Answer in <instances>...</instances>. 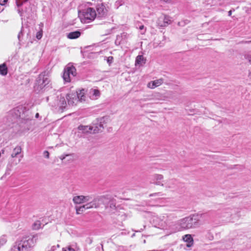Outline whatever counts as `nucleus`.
<instances>
[{
	"instance_id": "obj_1",
	"label": "nucleus",
	"mask_w": 251,
	"mask_h": 251,
	"mask_svg": "<svg viewBox=\"0 0 251 251\" xmlns=\"http://www.w3.org/2000/svg\"><path fill=\"white\" fill-rule=\"evenodd\" d=\"M206 215V214H193L183 218L175 224V225H177L178 227H176L174 231L176 232L184 229L196 228L200 226L201 218L204 217Z\"/></svg>"
},
{
	"instance_id": "obj_2",
	"label": "nucleus",
	"mask_w": 251,
	"mask_h": 251,
	"mask_svg": "<svg viewBox=\"0 0 251 251\" xmlns=\"http://www.w3.org/2000/svg\"><path fill=\"white\" fill-rule=\"evenodd\" d=\"M38 240L37 234L24 236L16 243L20 247L22 251H28L33 247Z\"/></svg>"
},
{
	"instance_id": "obj_3",
	"label": "nucleus",
	"mask_w": 251,
	"mask_h": 251,
	"mask_svg": "<svg viewBox=\"0 0 251 251\" xmlns=\"http://www.w3.org/2000/svg\"><path fill=\"white\" fill-rule=\"evenodd\" d=\"M49 73L44 71L41 73L38 76L34 86V89L37 93L41 92L49 84Z\"/></svg>"
},
{
	"instance_id": "obj_4",
	"label": "nucleus",
	"mask_w": 251,
	"mask_h": 251,
	"mask_svg": "<svg viewBox=\"0 0 251 251\" xmlns=\"http://www.w3.org/2000/svg\"><path fill=\"white\" fill-rule=\"evenodd\" d=\"M96 16V12L93 8H87L79 12L81 21L84 23H90L95 19Z\"/></svg>"
},
{
	"instance_id": "obj_5",
	"label": "nucleus",
	"mask_w": 251,
	"mask_h": 251,
	"mask_svg": "<svg viewBox=\"0 0 251 251\" xmlns=\"http://www.w3.org/2000/svg\"><path fill=\"white\" fill-rule=\"evenodd\" d=\"M100 201L105 204V208L109 212L114 213L116 209V201L110 197L103 196L100 198Z\"/></svg>"
},
{
	"instance_id": "obj_6",
	"label": "nucleus",
	"mask_w": 251,
	"mask_h": 251,
	"mask_svg": "<svg viewBox=\"0 0 251 251\" xmlns=\"http://www.w3.org/2000/svg\"><path fill=\"white\" fill-rule=\"evenodd\" d=\"M25 109V107H17L11 110L8 114V116H12L13 119L19 118L26 120H30V118H26L25 116L24 111Z\"/></svg>"
},
{
	"instance_id": "obj_7",
	"label": "nucleus",
	"mask_w": 251,
	"mask_h": 251,
	"mask_svg": "<svg viewBox=\"0 0 251 251\" xmlns=\"http://www.w3.org/2000/svg\"><path fill=\"white\" fill-rule=\"evenodd\" d=\"M76 74V69L74 66H67L66 68L64 69L62 77L65 82H69L71 81V75L75 76Z\"/></svg>"
},
{
	"instance_id": "obj_8",
	"label": "nucleus",
	"mask_w": 251,
	"mask_h": 251,
	"mask_svg": "<svg viewBox=\"0 0 251 251\" xmlns=\"http://www.w3.org/2000/svg\"><path fill=\"white\" fill-rule=\"evenodd\" d=\"M26 6V5L25 6V7L24 9L22 7L17 8V10L20 14L22 20L25 18L28 19L32 16V10L30 5H27L28 7Z\"/></svg>"
},
{
	"instance_id": "obj_9",
	"label": "nucleus",
	"mask_w": 251,
	"mask_h": 251,
	"mask_svg": "<svg viewBox=\"0 0 251 251\" xmlns=\"http://www.w3.org/2000/svg\"><path fill=\"white\" fill-rule=\"evenodd\" d=\"M77 129V131L75 132V134L80 138L84 137L87 134L92 133L90 126H88L80 125L78 126Z\"/></svg>"
},
{
	"instance_id": "obj_10",
	"label": "nucleus",
	"mask_w": 251,
	"mask_h": 251,
	"mask_svg": "<svg viewBox=\"0 0 251 251\" xmlns=\"http://www.w3.org/2000/svg\"><path fill=\"white\" fill-rule=\"evenodd\" d=\"M103 122L104 118L102 117L100 119L97 123H93V125L90 126L91 131H92V133H96L101 131L104 128L102 125Z\"/></svg>"
},
{
	"instance_id": "obj_11",
	"label": "nucleus",
	"mask_w": 251,
	"mask_h": 251,
	"mask_svg": "<svg viewBox=\"0 0 251 251\" xmlns=\"http://www.w3.org/2000/svg\"><path fill=\"white\" fill-rule=\"evenodd\" d=\"M92 199V197L90 196H74L73 199V201L75 204H81L86 202H88Z\"/></svg>"
},
{
	"instance_id": "obj_12",
	"label": "nucleus",
	"mask_w": 251,
	"mask_h": 251,
	"mask_svg": "<svg viewBox=\"0 0 251 251\" xmlns=\"http://www.w3.org/2000/svg\"><path fill=\"white\" fill-rule=\"evenodd\" d=\"M172 21L169 16L166 15L161 16L157 20V24L160 27H165L171 24Z\"/></svg>"
},
{
	"instance_id": "obj_13",
	"label": "nucleus",
	"mask_w": 251,
	"mask_h": 251,
	"mask_svg": "<svg viewBox=\"0 0 251 251\" xmlns=\"http://www.w3.org/2000/svg\"><path fill=\"white\" fill-rule=\"evenodd\" d=\"M66 99L68 101V103L70 105H76L78 100V98L77 94L75 93H71L68 94L66 95Z\"/></svg>"
},
{
	"instance_id": "obj_14",
	"label": "nucleus",
	"mask_w": 251,
	"mask_h": 251,
	"mask_svg": "<svg viewBox=\"0 0 251 251\" xmlns=\"http://www.w3.org/2000/svg\"><path fill=\"white\" fill-rule=\"evenodd\" d=\"M99 201H100V199H93V198L92 197V199L88 202H85L86 203L84 204V205L86 209H89L93 208H98L100 205V203L99 202Z\"/></svg>"
},
{
	"instance_id": "obj_15",
	"label": "nucleus",
	"mask_w": 251,
	"mask_h": 251,
	"mask_svg": "<svg viewBox=\"0 0 251 251\" xmlns=\"http://www.w3.org/2000/svg\"><path fill=\"white\" fill-rule=\"evenodd\" d=\"M164 178V176L162 175L155 174L152 176L151 181L152 183L159 186H163L162 180Z\"/></svg>"
},
{
	"instance_id": "obj_16",
	"label": "nucleus",
	"mask_w": 251,
	"mask_h": 251,
	"mask_svg": "<svg viewBox=\"0 0 251 251\" xmlns=\"http://www.w3.org/2000/svg\"><path fill=\"white\" fill-rule=\"evenodd\" d=\"M97 11L98 16L100 17H104L107 12V10L103 3L97 5Z\"/></svg>"
},
{
	"instance_id": "obj_17",
	"label": "nucleus",
	"mask_w": 251,
	"mask_h": 251,
	"mask_svg": "<svg viewBox=\"0 0 251 251\" xmlns=\"http://www.w3.org/2000/svg\"><path fill=\"white\" fill-rule=\"evenodd\" d=\"M163 186L166 188H174L176 186V180L175 179H169L164 181L163 183Z\"/></svg>"
},
{
	"instance_id": "obj_18",
	"label": "nucleus",
	"mask_w": 251,
	"mask_h": 251,
	"mask_svg": "<svg viewBox=\"0 0 251 251\" xmlns=\"http://www.w3.org/2000/svg\"><path fill=\"white\" fill-rule=\"evenodd\" d=\"M163 81L164 80L163 78H160L152 81H151L148 83V86L151 89H153L161 85L163 83Z\"/></svg>"
},
{
	"instance_id": "obj_19",
	"label": "nucleus",
	"mask_w": 251,
	"mask_h": 251,
	"mask_svg": "<svg viewBox=\"0 0 251 251\" xmlns=\"http://www.w3.org/2000/svg\"><path fill=\"white\" fill-rule=\"evenodd\" d=\"M183 240L187 243V247H191L194 243L193 238L190 234H186L183 237Z\"/></svg>"
},
{
	"instance_id": "obj_20",
	"label": "nucleus",
	"mask_w": 251,
	"mask_h": 251,
	"mask_svg": "<svg viewBox=\"0 0 251 251\" xmlns=\"http://www.w3.org/2000/svg\"><path fill=\"white\" fill-rule=\"evenodd\" d=\"M90 97L91 99H97L100 96V92L98 89H91L89 92Z\"/></svg>"
},
{
	"instance_id": "obj_21",
	"label": "nucleus",
	"mask_w": 251,
	"mask_h": 251,
	"mask_svg": "<svg viewBox=\"0 0 251 251\" xmlns=\"http://www.w3.org/2000/svg\"><path fill=\"white\" fill-rule=\"evenodd\" d=\"M146 62V59L142 55H138L135 60V65L142 66Z\"/></svg>"
},
{
	"instance_id": "obj_22",
	"label": "nucleus",
	"mask_w": 251,
	"mask_h": 251,
	"mask_svg": "<svg viewBox=\"0 0 251 251\" xmlns=\"http://www.w3.org/2000/svg\"><path fill=\"white\" fill-rule=\"evenodd\" d=\"M81 35V32L79 31H75L71 32L67 34V37L70 39H75L78 38Z\"/></svg>"
},
{
	"instance_id": "obj_23",
	"label": "nucleus",
	"mask_w": 251,
	"mask_h": 251,
	"mask_svg": "<svg viewBox=\"0 0 251 251\" xmlns=\"http://www.w3.org/2000/svg\"><path fill=\"white\" fill-rule=\"evenodd\" d=\"M126 35L125 34V33L122 34L121 35H118L115 41V44L116 45L119 46L123 43V38H126Z\"/></svg>"
},
{
	"instance_id": "obj_24",
	"label": "nucleus",
	"mask_w": 251,
	"mask_h": 251,
	"mask_svg": "<svg viewBox=\"0 0 251 251\" xmlns=\"http://www.w3.org/2000/svg\"><path fill=\"white\" fill-rule=\"evenodd\" d=\"M75 94H77L78 98V100L79 101L82 102L85 100V90L82 89L79 90V92H76Z\"/></svg>"
},
{
	"instance_id": "obj_25",
	"label": "nucleus",
	"mask_w": 251,
	"mask_h": 251,
	"mask_svg": "<svg viewBox=\"0 0 251 251\" xmlns=\"http://www.w3.org/2000/svg\"><path fill=\"white\" fill-rule=\"evenodd\" d=\"M28 0H16V3L17 8L21 7L23 6L29 5L27 3Z\"/></svg>"
},
{
	"instance_id": "obj_26",
	"label": "nucleus",
	"mask_w": 251,
	"mask_h": 251,
	"mask_svg": "<svg viewBox=\"0 0 251 251\" xmlns=\"http://www.w3.org/2000/svg\"><path fill=\"white\" fill-rule=\"evenodd\" d=\"M22 151V148L20 146L16 147L13 151L12 153L11 154V157L12 158L16 157L18 155H19Z\"/></svg>"
},
{
	"instance_id": "obj_27",
	"label": "nucleus",
	"mask_w": 251,
	"mask_h": 251,
	"mask_svg": "<svg viewBox=\"0 0 251 251\" xmlns=\"http://www.w3.org/2000/svg\"><path fill=\"white\" fill-rule=\"evenodd\" d=\"M7 74V68L5 64L3 63L0 65V74L5 75Z\"/></svg>"
},
{
	"instance_id": "obj_28",
	"label": "nucleus",
	"mask_w": 251,
	"mask_h": 251,
	"mask_svg": "<svg viewBox=\"0 0 251 251\" xmlns=\"http://www.w3.org/2000/svg\"><path fill=\"white\" fill-rule=\"evenodd\" d=\"M58 105L62 109L66 107L67 105V103L66 99L64 97H61L60 98Z\"/></svg>"
},
{
	"instance_id": "obj_29",
	"label": "nucleus",
	"mask_w": 251,
	"mask_h": 251,
	"mask_svg": "<svg viewBox=\"0 0 251 251\" xmlns=\"http://www.w3.org/2000/svg\"><path fill=\"white\" fill-rule=\"evenodd\" d=\"M76 213L77 214H81L85 210H86L85 207L84 205L80 206H75Z\"/></svg>"
},
{
	"instance_id": "obj_30",
	"label": "nucleus",
	"mask_w": 251,
	"mask_h": 251,
	"mask_svg": "<svg viewBox=\"0 0 251 251\" xmlns=\"http://www.w3.org/2000/svg\"><path fill=\"white\" fill-rule=\"evenodd\" d=\"M167 218H168V216L167 215H164L159 218V219L161 220V223L159 225H160L161 226H165L164 225H167V223H166ZM157 219H159V218H157Z\"/></svg>"
},
{
	"instance_id": "obj_31",
	"label": "nucleus",
	"mask_w": 251,
	"mask_h": 251,
	"mask_svg": "<svg viewBox=\"0 0 251 251\" xmlns=\"http://www.w3.org/2000/svg\"><path fill=\"white\" fill-rule=\"evenodd\" d=\"M205 236L207 239L210 241L213 240L214 239L213 234L210 230L206 231Z\"/></svg>"
},
{
	"instance_id": "obj_32",
	"label": "nucleus",
	"mask_w": 251,
	"mask_h": 251,
	"mask_svg": "<svg viewBox=\"0 0 251 251\" xmlns=\"http://www.w3.org/2000/svg\"><path fill=\"white\" fill-rule=\"evenodd\" d=\"M41 227V223L40 221H35L32 225V228L34 230H38Z\"/></svg>"
},
{
	"instance_id": "obj_33",
	"label": "nucleus",
	"mask_w": 251,
	"mask_h": 251,
	"mask_svg": "<svg viewBox=\"0 0 251 251\" xmlns=\"http://www.w3.org/2000/svg\"><path fill=\"white\" fill-rule=\"evenodd\" d=\"M125 3V1L124 0H117L115 1L114 3V7L116 9L119 8V7Z\"/></svg>"
},
{
	"instance_id": "obj_34",
	"label": "nucleus",
	"mask_w": 251,
	"mask_h": 251,
	"mask_svg": "<svg viewBox=\"0 0 251 251\" xmlns=\"http://www.w3.org/2000/svg\"><path fill=\"white\" fill-rule=\"evenodd\" d=\"M7 242V239L4 235L0 237V248L4 245Z\"/></svg>"
},
{
	"instance_id": "obj_35",
	"label": "nucleus",
	"mask_w": 251,
	"mask_h": 251,
	"mask_svg": "<svg viewBox=\"0 0 251 251\" xmlns=\"http://www.w3.org/2000/svg\"><path fill=\"white\" fill-rule=\"evenodd\" d=\"M10 251H22L20 247L16 243L15 245L11 248Z\"/></svg>"
},
{
	"instance_id": "obj_36",
	"label": "nucleus",
	"mask_w": 251,
	"mask_h": 251,
	"mask_svg": "<svg viewBox=\"0 0 251 251\" xmlns=\"http://www.w3.org/2000/svg\"><path fill=\"white\" fill-rule=\"evenodd\" d=\"M42 36H43V31L42 30H41L40 31L37 32L36 37L38 40H40L42 38Z\"/></svg>"
},
{
	"instance_id": "obj_37",
	"label": "nucleus",
	"mask_w": 251,
	"mask_h": 251,
	"mask_svg": "<svg viewBox=\"0 0 251 251\" xmlns=\"http://www.w3.org/2000/svg\"><path fill=\"white\" fill-rule=\"evenodd\" d=\"M59 248V245H57L56 246H53L50 249L46 250V251H55L57 248Z\"/></svg>"
},
{
	"instance_id": "obj_38",
	"label": "nucleus",
	"mask_w": 251,
	"mask_h": 251,
	"mask_svg": "<svg viewBox=\"0 0 251 251\" xmlns=\"http://www.w3.org/2000/svg\"><path fill=\"white\" fill-rule=\"evenodd\" d=\"M87 3L90 5H92L93 3H95L96 1H101L102 0H85Z\"/></svg>"
},
{
	"instance_id": "obj_39",
	"label": "nucleus",
	"mask_w": 251,
	"mask_h": 251,
	"mask_svg": "<svg viewBox=\"0 0 251 251\" xmlns=\"http://www.w3.org/2000/svg\"><path fill=\"white\" fill-rule=\"evenodd\" d=\"M62 251H75V250L71 247H68L66 248H63Z\"/></svg>"
},
{
	"instance_id": "obj_40",
	"label": "nucleus",
	"mask_w": 251,
	"mask_h": 251,
	"mask_svg": "<svg viewBox=\"0 0 251 251\" xmlns=\"http://www.w3.org/2000/svg\"><path fill=\"white\" fill-rule=\"evenodd\" d=\"M23 35V27H22L20 32L19 33L18 35V38L20 41H21V37Z\"/></svg>"
},
{
	"instance_id": "obj_41",
	"label": "nucleus",
	"mask_w": 251,
	"mask_h": 251,
	"mask_svg": "<svg viewBox=\"0 0 251 251\" xmlns=\"http://www.w3.org/2000/svg\"><path fill=\"white\" fill-rule=\"evenodd\" d=\"M163 195L160 192H158V193H153V194H151L150 195V197H153V196H162Z\"/></svg>"
},
{
	"instance_id": "obj_42",
	"label": "nucleus",
	"mask_w": 251,
	"mask_h": 251,
	"mask_svg": "<svg viewBox=\"0 0 251 251\" xmlns=\"http://www.w3.org/2000/svg\"><path fill=\"white\" fill-rule=\"evenodd\" d=\"M44 155L45 157H46L47 158H49V157H50L49 152L48 151H44Z\"/></svg>"
},
{
	"instance_id": "obj_43",
	"label": "nucleus",
	"mask_w": 251,
	"mask_h": 251,
	"mask_svg": "<svg viewBox=\"0 0 251 251\" xmlns=\"http://www.w3.org/2000/svg\"><path fill=\"white\" fill-rule=\"evenodd\" d=\"M8 0H0V4L4 5L6 4Z\"/></svg>"
},
{
	"instance_id": "obj_44",
	"label": "nucleus",
	"mask_w": 251,
	"mask_h": 251,
	"mask_svg": "<svg viewBox=\"0 0 251 251\" xmlns=\"http://www.w3.org/2000/svg\"><path fill=\"white\" fill-rule=\"evenodd\" d=\"M69 156L68 154H66V155H62L61 156H60V159H61L62 160H63L64 159H65V158H66V156Z\"/></svg>"
},
{
	"instance_id": "obj_45",
	"label": "nucleus",
	"mask_w": 251,
	"mask_h": 251,
	"mask_svg": "<svg viewBox=\"0 0 251 251\" xmlns=\"http://www.w3.org/2000/svg\"><path fill=\"white\" fill-rule=\"evenodd\" d=\"M248 77L250 79H251V69L249 70L248 71Z\"/></svg>"
},
{
	"instance_id": "obj_46",
	"label": "nucleus",
	"mask_w": 251,
	"mask_h": 251,
	"mask_svg": "<svg viewBox=\"0 0 251 251\" xmlns=\"http://www.w3.org/2000/svg\"><path fill=\"white\" fill-rule=\"evenodd\" d=\"M113 58L112 56H110L108 58V59H107V62H112V60H113Z\"/></svg>"
},
{
	"instance_id": "obj_47",
	"label": "nucleus",
	"mask_w": 251,
	"mask_h": 251,
	"mask_svg": "<svg viewBox=\"0 0 251 251\" xmlns=\"http://www.w3.org/2000/svg\"><path fill=\"white\" fill-rule=\"evenodd\" d=\"M241 43H245V44H250L251 43V41H242Z\"/></svg>"
},
{
	"instance_id": "obj_48",
	"label": "nucleus",
	"mask_w": 251,
	"mask_h": 251,
	"mask_svg": "<svg viewBox=\"0 0 251 251\" xmlns=\"http://www.w3.org/2000/svg\"><path fill=\"white\" fill-rule=\"evenodd\" d=\"M144 28V26L143 25H141L139 26L140 30H143Z\"/></svg>"
},
{
	"instance_id": "obj_49",
	"label": "nucleus",
	"mask_w": 251,
	"mask_h": 251,
	"mask_svg": "<svg viewBox=\"0 0 251 251\" xmlns=\"http://www.w3.org/2000/svg\"><path fill=\"white\" fill-rule=\"evenodd\" d=\"M232 14V11L231 10H230L228 12V15L229 16H230Z\"/></svg>"
},
{
	"instance_id": "obj_50",
	"label": "nucleus",
	"mask_w": 251,
	"mask_h": 251,
	"mask_svg": "<svg viewBox=\"0 0 251 251\" xmlns=\"http://www.w3.org/2000/svg\"><path fill=\"white\" fill-rule=\"evenodd\" d=\"M39 113H36V115H35V117L36 118H38L39 117Z\"/></svg>"
},
{
	"instance_id": "obj_51",
	"label": "nucleus",
	"mask_w": 251,
	"mask_h": 251,
	"mask_svg": "<svg viewBox=\"0 0 251 251\" xmlns=\"http://www.w3.org/2000/svg\"><path fill=\"white\" fill-rule=\"evenodd\" d=\"M249 62H250V63L251 64V58L250 59H249Z\"/></svg>"
},
{
	"instance_id": "obj_52",
	"label": "nucleus",
	"mask_w": 251,
	"mask_h": 251,
	"mask_svg": "<svg viewBox=\"0 0 251 251\" xmlns=\"http://www.w3.org/2000/svg\"><path fill=\"white\" fill-rule=\"evenodd\" d=\"M25 112H26V113H28V112H28V111H25Z\"/></svg>"
}]
</instances>
